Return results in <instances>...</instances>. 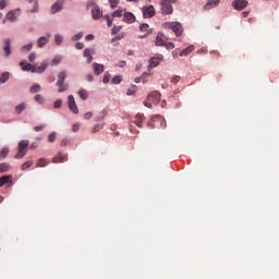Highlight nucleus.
<instances>
[{
	"label": "nucleus",
	"instance_id": "1",
	"mask_svg": "<svg viewBox=\"0 0 279 279\" xmlns=\"http://www.w3.org/2000/svg\"><path fill=\"white\" fill-rule=\"evenodd\" d=\"M163 29H171L177 37L182 36L184 34V28L180 22H165L162 24Z\"/></svg>",
	"mask_w": 279,
	"mask_h": 279
},
{
	"label": "nucleus",
	"instance_id": "2",
	"mask_svg": "<svg viewBox=\"0 0 279 279\" xmlns=\"http://www.w3.org/2000/svg\"><path fill=\"white\" fill-rule=\"evenodd\" d=\"M27 147H29V141L22 140L19 143L17 153L15 154L14 158L21 160V158H25L27 154Z\"/></svg>",
	"mask_w": 279,
	"mask_h": 279
},
{
	"label": "nucleus",
	"instance_id": "3",
	"mask_svg": "<svg viewBox=\"0 0 279 279\" xmlns=\"http://www.w3.org/2000/svg\"><path fill=\"white\" fill-rule=\"evenodd\" d=\"M64 80H66V72H59L58 82L56 83V86H58V93H64L69 88V85L64 84Z\"/></svg>",
	"mask_w": 279,
	"mask_h": 279
},
{
	"label": "nucleus",
	"instance_id": "4",
	"mask_svg": "<svg viewBox=\"0 0 279 279\" xmlns=\"http://www.w3.org/2000/svg\"><path fill=\"white\" fill-rule=\"evenodd\" d=\"M160 10H161V14H165L166 16L169 14H173V5L171 4V1L161 0Z\"/></svg>",
	"mask_w": 279,
	"mask_h": 279
},
{
	"label": "nucleus",
	"instance_id": "5",
	"mask_svg": "<svg viewBox=\"0 0 279 279\" xmlns=\"http://www.w3.org/2000/svg\"><path fill=\"white\" fill-rule=\"evenodd\" d=\"M142 13L144 19H154L156 16V8L154 5H144L142 8Z\"/></svg>",
	"mask_w": 279,
	"mask_h": 279
},
{
	"label": "nucleus",
	"instance_id": "6",
	"mask_svg": "<svg viewBox=\"0 0 279 279\" xmlns=\"http://www.w3.org/2000/svg\"><path fill=\"white\" fill-rule=\"evenodd\" d=\"M147 100L148 101H144V106H146V108H151V104H158V101H160V94L153 93L148 95Z\"/></svg>",
	"mask_w": 279,
	"mask_h": 279
},
{
	"label": "nucleus",
	"instance_id": "7",
	"mask_svg": "<svg viewBox=\"0 0 279 279\" xmlns=\"http://www.w3.org/2000/svg\"><path fill=\"white\" fill-rule=\"evenodd\" d=\"M162 60H165V56H162V54H157V56L153 57L149 60L148 71H150V69H156V66H158L160 64V62H162Z\"/></svg>",
	"mask_w": 279,
	"mask_h": 279
},
{
	"label": "nucleus",
	"instance_id": "8",
	"mask_svg": "<svg viewBox=\"0 0 279 279\" xmlns=\"http://www.w3.org/2000/svg\"><path fill=\"white\" fill-rule=\"evenodd\" d=\"M68 106L71 112H73V114H77V112H80V109L77 108V104L75 102V97H73V95H70L68 97Z\"/></svg>",
	"mask_w": 279,
	"mask_h": 279
},
{
	"label": "nucleus",
	"instance_id": "9",
	"mask_svg": "<svg viewBox=\"0 0 279 279\" xmlns=\"http://www.w3.org/2000/svg\"><path fill=\"white\" fill-rule=\"evenodd\" d=\"M21 16V9L11 10L7 13L8 21H11V23H14Z\"/></svg>",
	"mask_w": 279,
	"mask_h": 279
},
{
	"label": "nucleus",
	"instance_id": "10",
	"mask_svg": "<svg viewBox=\"0 0 279 279\" xmlns=\"http://www.w3.org/2000/svg\"><path fill=\"white\" fill-rule=\"evenodd\" d=\"M167 40H169V38H167L165 34L158 33L155 43L157 47H165V45H167Z\"/></svg>",
	"mask_w": 279,
	"mask_h": 279
},
{
	"label": "nucleus",
	"instance_id": "11",
	"mask_svg": "<svg viewBox=\"0 0 279 279\" xmlns=\"http://www.w3.org/2000/svg\"><path fill=\"white\" fill-rule=\"evenodd\" d=\"M92 16L94 21H99L104 16V11H101L98 5H94L92 9Z\"/></svg>",
	"mask_w": 279,
	"mask_h": 279
},
{
	"label": "nucleus",
	"instance_id": "12",
	"mask_svg": "<svg viewBox=\"0 0 279 279\" xmlns=\"http://www.w3.org/2000/svg\"><path fill=\"white\" fill-rule=\"evenodd\" d=\"M234 10H245V7L248 5L247 0H234L232 2Z\"/></svg>",
	"mask_w": 279,
	"mask_h": 279
},
{
	"label": "nucleus",
	"instance_id": "13",
	"mask_svg": "<svg viewBox=\"0 0 279 279\" xmlns=\"http://www.w3.org/2000/svg\"><path fill=\"white\" fill-rule=\"evenodd\" d=\"M66 160H69V156L62 154V153H58L53 158H52V162L54 165H58L60 162H66Z\"/></svg>",
	"mask_w": 279,
	"mask_h": 279
},
{
	"label": "nucleus",
	"instance_id": "14",
	"mask_svg": "<svg viewBox=\"0 0 279 279\" xmlns=\"http://www.w3.org/2000/svg\"><path fill=\"white\" fill-rule=\"evenodd\" d=\"M95 53V50L94 49H90V48H86L84 51H83V56L84 58H87L86 62L87 64H90V62H93V54Z\"/></svg>",
	"mask_w": 279,
	"mask_h": 279
},
{
	"label": "nucleus",
	"instance_id": "15",
	"mask_svg": "<svg viewBox=\"0 0 279 279\" xmlns=\"http://www.w3.org/2000/svg\"><path fill=\"white\" fill-rule=\"evenodd\" d=\"M141 32H142L141 38H147V36L151 34V28H149V24H142Z\"/></svg>",
	"mask_w": 279,
	"mask_h": 279
},
{
	"label": "nucleus",
	"instance_id": "16",
	"mask_svg": "<svg viewBox=\"0 0 279 279\" xmlns=\"http://www.w3.org/2000/svg\"><path fill=\"white\" fill-rule=\"evenodd\" d=\"M134 125L136 128H141V116L137 114L136 116V121L133 124L130 125V132L132 134H138V130H134Z\"/></svg>",
	"mask_w": 279,
	"mask_h": 279
},
{
	"label": "nucleus",
	"instance_id": "17",
	"mask_svg": "<svg viewBox=\"0 0 279 279\" xmlns=\"http://www.w3.org/2000/svg\"><path fill=\"white\" fill-rule=\"evenodd\" d=\"M94 75H101L104 73V64L93 63Z\"/></svg>",
	"mask_w": 279,
	"mask_h": 279
},
{
	"label": "nucleus",
	"instance_id": "18",
	"mask_svg": "<svg viewBox=\"0 0 279 279\" xmlns=\"http://www.w3.org/2000/svg\"><path fill=\"white\" fill-rule=\"evenodd\" d=\"M49 36H51V35H48L47 37L41 36L37 39V46L39 47V49H43V47H45V45H47V43H49Z\"/></svg>",
	"mask_w": 279,
	"mask_h": 279
},
{
	"label": "nucleus",
	"instance_id": "19",
	"mask_svg": "<svg viewBox=\"0 0 279 279\" xmlns=\"http://www.w3.org/2000/svg\"><path fill=\"white\" fill-rule=\"evenodd\" d=\"M10 45H12V40H10V38H7V39L4 40V53H5L7 57H8V56H11V53H12V50H11V48H10Z\"/></svg>",
	"mask_w": 279,
	"mask_h": 279
},
{
	"label": "nucleus",
	"instance_id": "20",
	"mask_svg": "<svg viewBox=\"0 0 279 279\" xmlns=\"http://www.w3.org/2000/svg\"><path fill=\"white\" fill-rule=\"evenodd\" d=\"M47 66V63H43L40 66H33L32 73H45Z\"/></svg>",
	"mask_w": 279,
	"mask_h": 279
},
{
	"label": "nucleus",
	"instance_id": "21",
	"mask_svg": "<svg viewBox=\"0 0 279 279\" xmlns=\"http://www.w3.org/2000/svg\"><path fill=\"white\" fill-rule=\"evenodd\" d=\"M221 0H208V2L205 4V10H210L211 8H216V5H219V2Z\"/></svg>",
	"mask_w": 279,
	"mask_h": 279
},
{
	"label": "nucleus",
	"instance_id": "22",
	"mask_svg": "<svg viewBox=\"0 0 279 279\" xmlns=\"http://www.w3.org/2000/svg\"><path fill=\"white\" fill-rule=\"evenodd\" d=\"M194 49H195V46H189L187 48L181 50L179 53L180 58H182L184 56H189V53L193 52Z\"/></svg>",
	"mask_w": 279,
	"mask_h": 279
},
{
	"label": "nucleus",
	"instance_id": "23",
	"mask_svg": "<svg viewBox=\"0 0 279 279\" xmlns=\"http://www.w3.org/2000/svg\"><path fill=\"white\" fill-rule=\"evenodd\" d=\"M154 123L156 121H158V123H160V126L165 130V128H167V121L165 120V118L160 117V116H156L155 118H153Z\"/></svg>",
	"mask_w": 279,
	"mask_h": 279
},
{
	"label": "nucleus",
	"instance_id": "24",
	"mask_svg": "<svg viewBox=\"0 0 279 279\" xmlns=\"http://www.w3.org/2000/svg\"><path fill=\"white\" fill-rule=\"evenodd\" d=\"M134 21H136V17L134 16V14L126 12L124 13V22L125 23H134Z\"/></svg>",
	"mask_w": 279,
	"mask_h": 279
},
{
	"label": "nucleus",
	"instance_id": "25",
	"mask_svg": "<svg viewBox=\"0 0 279 279\" xmlns=\"http://www.w3.org/2000/svg\"><path fill=\"white\" fill-rule=\"evenodd\" d=\"M62 10V3L56 2L54 4L51 5V14H56Z\"/></svg>",
	"mask_w": 279,
	"mask_h": 279
},
{
	"label": "nucleus",
	"instance_id": "26",
	"mask_svg": "<svg viewBox=\"0 0 279 279\" xmlns=\"http://www.w3.org/2000/svg\"><path fill=\"white\" fill-rule=\"evenodd\" d=\"M26 108H27V104L21 102L14 108V110H15V113L21 114L23 110H25Z\"/></svg>",
	"mask_w": 279,
	"mask_h": 279
},
{
	"label": "nucleus",
	"instance_id": "27",
	"mask_svg": "<svg viewBox=\"0 0 279 279\" xmlns=\"http://www.w3.org/2000/svg\"><path fill=\"white\" fill-rule=\"evenodd\" d=\"M9 182H12V175H3L2 178H0V186H3Z\"/></svg>",
	"mask_w": 279,
	"mask_h": 279
},
{
	"label": "nucleus",
	"instance_id": "28",
	"mask_svg": "<svg viewBox=\"0 0 279 279\" xmlns=\"http://www.w3.org/2000/svg\"><path fill=\"white\" fill-rule=\"evenodd\" d=\"M20 66L22 69V71H33L34 70V65L29 64V63H25V62H20Z\"/></svg>",
	"mask_w": 279,
	"mask_h": 279
},
{
	"label": "nucleus",
	"instance_id": "29",
	"mask_svg": "<svg viewBox=\"0 0 279 279\" xmlns=\"http://www.w3.org/2000/svg\"><path fill=\"white\" fill-rule=\"evenodd\" d=\"M77 94H78V97L83 99V101H86V99H88V92L86 89H80Z\"/></svg>",
	"mask_w": 279,
	"mask_h": 279
},
{
	"label": "nucleus",
	"instance_id": "30",
	"mask_svg": "<svg viewBox=\"0 0 279 279\" xmlns=\"http://www.w3.org/2000/svg\"><path fill=\"white\" fill-rule=\"evenodd\" d=\"M8 80H10V72L2 73L0 76L1 84H5V82H8Z\"/></svg>",
	"mask_w": 279,
	"mask_h": 279
},
{
	"label": "nucleus",
	"instance_id": "31",
	"mask_svg": "<svg viewBox=\"0 0 279 279\" xmlns=\"http://www.w3.org/2000/svg\"><path fill=\"white\" fill-rule=\"evenodd\" d=\"M49 165V161L45 158H40L37 160L36 167H47Z\"/></svg>",
	"mask_w": 279,
	"mask_h": 279
},
{
	"label": "nucleus",
	"instance_id": "32",
	"mask_svg": "<svg viewBox=\"0 0 279 279\" xmlns=\"http://www.w3.org/2000/svg\"><path fill=\"white\" fill-rule=\"evenodd\" d=\"M8 171H10V165L5 162L0 163V173H5Z\"/></svg>",
	"mask_w": 279,
	"mask_h": 279
},
{
	"label": "nucleus",
	"instance_id": "33",
	"mask_svg": "<svg viewBox=\"0 0 279 279\" xmlns=\"http://www.w3.org/2000/svg\"><path fill=\"white\" fill-rule=\"evenodd\" d=\"M62 62V57H60V56H57V57H54L53 59H52V61H51V66H58V64H60Z\"/></svg>",
	"mask_w": 279,
	"mask_h": 279
},
{
	"label": "nucleus",
	"instance_id": "34",
	"mask_svg": "<svg viewBox=\"0 0 279 279\" xmlns=\"http://www.w3.org/2000/svg\"><path fill=\"white\" fill-rule=\"evenodd\" d=\"M136 93H138V87H136V86H131L129 89H128V92H126V95H129V96H132V95H136Z\"/></svg>",
	"mask_w": 279,
	"mask_h": 279
},
{
	"label": "nucleus",
	"instance_id": "35",
	"mask_svg": "<svg viewBox=\"0 0 279 279\" xmlns=\"http://www.w3.org/2000/svg\"><path fill=\"white\" fill-rule=\"evenodd\" d=\"M29 92H31L32 94L40 93V85H38V84L33 85V86L31 87Z\"/></svg>",
	"mask_w": 279,
	"mask_h": 279
},
{
	"label": "nucleus",
	"instance_id": "36",
	"mask_svg": "<svg viewBox=\"0 0 279 279\" xmlns=\"http://www.w3.org/2000/svg\"><path fill=\"white\" fill-rule=\"evenodd\" d=\"M8 154H10V149L9 148H2L0 151V158H7Z\"/></svg>",
	"mask_w": 279,
	"mask_h": 279
},
{
	"label": "nucleus",
	"instance_id": "37",
	"mask_svg": "<svg viewBox=\"0 0 279 279\" xmlns=\"http://www.w3.org/2000/svg\"><path fill=\"white\" fill-rule=\"evenodd\" d=\"M111 16H112V19L123 16V10L118 9L117 11H114V12L112 13V15H111Z\"/></svg>",
	"mask_w": 279,
	"mask_h": 279
},
{
	"label": "nucleus",
	"instance_id": "38",
	"mask_svg": "<svg viewBox=\"0 0 279 279\" xmlns=\"http://www.w3.org/2000/svg\"><path fill=\"white\" fill-rule=\"evenodd\" d=\"M32 165H34L33 161H26L22 165L21 169L22 171H25V169H29V167H32Z\"/></svg>",
	"mask_w": 279,
	"mask_h": 279
},
{
	"label": "nucleus",
	"instance_id": "39",
	"mask_svg": "<svg viewBox=\"0 0 279 279\" xmlns=\"http://www.w3.org/2000/svg\"><path fill=\"white\" fill-rule=\"evenodd\" d=\"M83 36H84V34L77 33L76 35H74L72 37L73 43H77V40H82Z\"/></svg>",
	"mask_w": 279,
	"mask_h": 279
},
{
	"label": "nucleus",
	"instance_id": "40",
	"mask_svg": "<svg viewBox=\"0 0 279 279\" xmlns=\"http://www.w3.org/2000/svg\"><path fill=\"white\" fill-rule=\"evenodd\" d=\"M32 47H34V44L22 46L21 51H32Z\"/></svg>",
	"mask_w": 279,
	"mask_h": 279
},
{
	"label": "nucleus",
	"instance_id": "41",
	"mask_svg": "<svg viewBox=\"0 0 279 279\" xmlns=\"http://www.w3.org/2000/svg\"><path fill=\"white\" fill-rule=\"evenodd\" d=\"M122 77L121 76H114L112 80H111V84H121L122 82Z\"/></svg>",
	"mask_w": 279,
	"mask_h": 279
},
{
	"label": "nucleus",
	"instance_id": "42",
	"mask_svg": "<svg viewBox=\"0 0 279 279\" xmlns=\"http://www.w3.org/2000/svg\"><path fill=\"white\" fill-rule=\"evenodd\" d=\"M121 26H113L112 29H111V34L112 36L119 34V32H121Z\"/></svg>",
	"mask_w": 279,
	"mask_h": 279
},
{
	"label": "nucleus",
	"instance_id": "43",
	"mask_svg": "<svg viewBox=\"0 0 279 279\" xmlns=\"http://www.w3.org/2000/svg\"><path fill=\"white\" fill-rule=\"evenodd\" d=\"M150 75H151V73H149V72H144L142 74V82H143V84H145V82H147V77H149Z\"/></svg>",
	"mask_w": 279,
	"mask_h": 279
},
{
	"label": "nucleus",
	"instance_id": "44",
	"mask_svg": "<svg viewBox=\"0 0 279 279\" xmlns=\"http://www.w3.org/2000/svg\"><path fill=\"white\" fill-rule=\"evenodd\" d=\"M102 82L104 84H108V82H110V73L107 72L104 74Z\"/></svg>",
	"mask_w": 279,
	"mask_h": 279
},
{
	"label": "nucleus",
	"instance_id": "45",
	"mask_svg": "<svg viewBox=\"0 0 279 279\" xmlns=\"http://www.w3.org/2000/svg\"><path fill=\"white\" fill-rule=\"evenodd\" d=\"M101 130H104V125H100V124H96V125L93 128L94 134L97 133V132H100Z\"/></svg>",
	"mask_w": 279,
	"mask_h": 279
},
{
	"label": "nucleus",
	"instance_id": "46",
	"mask_svg": "<svg viewBox=\"0 0 279 279\" xmlns=\"http://www.w3.org/2000/svg\"><path fill=\"white\" fill-rule=\"evenodd\" d=\"M54 43H56V45H62V36L61 35H56L54 36Z\"/></svg>",
	"mask_w": 279,
	"mask_h": 279
},
{
	"label": "nucleus",
	"instance_id": "47",
	"mask_svg": "<svg viewBox=\"0 0 279 279\" xmlns=\"http://www.w3.org/2000/svg\"><path fill=\"white\" fill-rule=\"evenodd\" d=\"M53 108H56V109L62 108V99L56 100L53 104Z\"/></svg>",
	"mask_w": 279,
	"mask_h": 279
},
{
	"label": "nucleus",
	"instance_id": "48",
	"mask_svg": "<svg viewBox=\"0 0 279 279\" xmlns=\"http://www.w3.org/2000/svg\"><path fill=\"white\" fill-rule=\"evenodd\" d=\"M56 141V132H52L48 136V143H53Z\"/></svg>",
	"mask_w": 279,
	"mask_h": 279
},
{
	"label": "nucleus",
	"instance_id": "49",
	"mask_svg": "<svg viewBox=\"0 0 279 279\" xmlns=\"http://www.w3.org/2000/svg\"><path fill=\"white\" fill-rule=\"evenodd\" d=\"M109 3L112 8V10H114V8H117L119 5V1L118 0H109Z\"/></svg>",
	"mask_w": 279,
	"mask_h": 279
},
{
	"label": "nucleus",
	"instance_id": "50",
	"mask_svg": "<svg viewBox=\"0 0 279 279\" xmlns=\"http://www.w3.org/2000/svg\"><path fill=\"white\" fill-rule=\"evenodd\" d=\"M165 47H166V49H175V44H173V43H167V41H166Z\"/></svg>",
	"mask_w": 279,
	"mask_h": 279
},
{
	"label": "nucleus",
	"instance_id": "51",
	"mask_svg": "<svg viewBox=\"0 0 279 279\" xmlns=\"http://www.w3.org/2000/svg\"><path fill=\"white\" fill-rule=\"evenodd\" d=\"M34 99L35 101H37V104H43V96H40L39 94L35 95Z\"/></svg>",
	"mask_w": 279,
	"mask_h": 279
},
{
	"label": "nucleus",
	"instance_id": "52",
	"mask_svg": "<svg viewBox=\"0 0 279 279\" xmlns=\"http://www.w3.org/2000/svg\"><path fill=\"white\" fill-rule=\"evenodd\" d=\"M45 130V124L38 125L34 128V132H43Z\"/></svg>",
	"mask_w": 279,
	"mask_h": 279
},
{
	"label": "nucleus",
	"instance_id": "53",
	"mask_svg": "<svg viewBox=\"0 0 279 279\" xmlns=\"http://www.w3.org/2000/svg\"><path fill=\"white\" fill-rule=\"evenodd\" d=\"M106 20H107V25L108 27H112V19H110V15H106Z\"/></svg>",
	"mask_w": 279,
	"mask_h": 279
},
{
	"label": "nucleus",
	"instance_id": "54",
	"mask_svg": "<svg viewBox=\"0 0 279 279\" xmlns=\"http://www.w3.org/2000/svg\"><path fill=\"white\" fill-rule=\"evenodd\" d=\"M34 60H36V53L32 52V53L28 56V61H29V62H34Z\"/></svg>",
	"mask_w": 279,
	"mask_h": 279
},
{
	"label": "nucleus",
	"instance_id": "55",
	"mask_svg": "<svg viewBox=\"0 0 279 279\" xmlns=\"http://www.w3.org/2000/svg\"><path fill=\"white\" fill-rule=\"evenodd\" d=\"M172 84H178L180 82V76L175 75L171 78Z\"/></svg>",
	"mask_w": 279,
	"mask_h": 279
},
{
	"label": "nucleus",
	"instance_id": "56",
	"mask_svg": "<svg viewBox=\"0 0 279 279\" xmlns=\"http://www.w3.org/2000/svg\"><path fill=\"white\" fill-rule=\"evenodd\" d=\"M84 119L88 120V119H93V112L88 111L84 114Z\"/></svg>",
	"mask_w": 279,
	"mask_h": 279
},
{
	"label": "nucleus",
	"instance_id": "57",
	"mask_svg": "<svg viewBox=\"0 0 279 279\" xmlns=\"http://www.w3.org/2000/svg\"><path fill=\"white\" fill-rule=\"evenodd\" d=\"M8 5V2L5 0L0 1V10H4V8Z\"/></svg>",
	"mask_w": 279,
	"mask_h": 279
},
{
	"label": "nucleus",
	"instance_id": "58",
	"mask_svg": "<svg viewBox=\"0 0 279 279\" xmlns=\"http://www.w3.org/2000/svg\"><path fill=\"white\" fill-rule=\"evenodd\" d=\"M180 51H182V50L175 49V50L172 52L173 58H178V57L180 56Z\"/></svg>",
	"mask_w": 279,
	"mask_h": 279
},
{
	"label": "nucleus",
	"instance_id": "59",
	"mask_svg": "<svg viewBox=\"0 0 279 279\" xmlns=\"http://www.w3.org/2000/svg\"><path fill=\"white\" fill-rule=\"evenodd\" d=\"M75 49H84V43H76Z\"/></svg>",
	"mask_w": 279,
	"mask_h": 279
},
{
	"label": "nucleus",
	"instance_id": "60",
	"mask_svg": "<svg viewBox=\"0 0 279 279\" xmlns=\"http://www.w3.org/2000/svg\"><path fill=\"white\" fill-rule=\"evenodd\" d=\"M31 12L34 14V12H38V2H35L34 8L31 10Z\"/></svg>",
	"mask_w": 279,
	"mask_h": 279
},
{
	"label": "nucleus",
	"instance_id": "61",
	"mask_svg": "<svg viewBox=\"0 0 279 279\" xmlns=\"http://www.w3.org/2000/svg\"><path fill=\"white\" fill-rule=\"evenodd\" d=\"M95 39V35L89 34L85 37V40H94Z\"/></svg>",
	"mask_w": 279,
	"mask_h": 279
},
{
	"label": "nucleus",
	"instance_id": "62",
	"mask_svg": "<svg viewBox=\"0 0 279 279\" xmlns=\"http://www.w3.org/2000/svg\"><path fill=\"white\" fill-rule=\"evenodd\" d=\"M77 130H80V126L77 124H74L72 126V132H77Z\"/></svg>",
	"mask_w": 279,
	"mask_h": 279
},
{
	"label": "nucleus",
	"instance_id": "63",
	"mask_svg": "<svg viewBox=\"0 0 279 279\" xmlns=\"http://www.w3.org/2000/svg\"><path fill=\"white\" fill-rule=\"evenodd\" d=\"M86 80H87V82H93L94 77H93V75L89 74L86 76Z\"/></svg>",
	"mask_w": 279,
	"mask_h": 279
},
{
	"label": "nucleus",
	"instance_id": "64",
	"mask_svg": "<svg viewBox=\"0 0 279 279\" xmlns=\"http://www.w3.org/2000/svg\"><path fill=\"white\" fill-rule=\"evenodd\" d=\"M119 66H120L121 69H123V66H125V61H120V62H119Z\"/></svg>",
	"mask_w": 279,
	"mask_h": 279
}]
</instances>
